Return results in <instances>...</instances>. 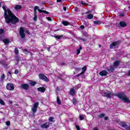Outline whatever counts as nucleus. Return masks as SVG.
Returning <instances> with one entry per match:
<instances>
[{"label": "nucleus", "mask_w": 130, "mask_h": 130, "mask_svg": "<svg viewBox=\"0 0 130 130\" xmlns=\"http://www.w3.org/2000/svg\"><path fill=\"white\" fill-rule=\"evenodd\" d=\"M2 8L4 11V19L7 24H17L19 22V18L12 12L11 9H7L5 6Z\"/></svg>", "instance_id": "nucleus-1"}, {"label": "nucleus", "mask_w": 130, "mask_h": 130, "mask_svg": "<svg viewBox=\"0 0 130 130\" xmlns=\"http://www.w3.org/2000/svg\"><path fill=\"white\" fill-rule=\"evenodd\" d=\"M113 96H117V97L122 100V101H124L126 103H130V100L128 98H126V95L124 94V92H121L118 93L113 94Z\"/></svg>", "instance_id": "nucleus-2"}, {"label": "nucleus", "mask_w": 130, "mask_h": 130, "mask_svg": "<svg viewBox=\"0 0 130 130\" xmlns=\"http://www.w3.org/2000/svg\"><path fill=\"white\" fill-rule=\"evenodd\" d=\"M24 32H26L27 34H28V35H30V31H29V30L28 29H26L25 30V29H24V27H21L19 28V34L20 35V37L21 38V39H25V33H24Z\"/></svg>", "instance_id": "nucleus-3"}, {"label": "nucleus", "mask_w": 130, "mask_h": 130, "mask_svg": "<svg viewBox=\"0 0 130 130\" xmlns=\"http://www.w3.org/2000/svg\"><path fill=\"white\" fill-rule=\"evenodd\" d=\"M39 78L42 81H44V82H46L47 83L49 82V79L48 78L46 77L44 74L41 73L39 74Z\"/></svg>", "instance_id": "nucleus-4"}, {"label": "nucleus", "mask_w": 130, "mask_h": 130, "mask_svg": "<svg viewBox=\"0 0 130 130\" xmlns=\"http://www.w3.org/2000/svg\"><path fill=\"white\" fill-rule=\"evenodd\" d=\"M121 127H124L125 130H130V124L129 123H126L125 122H122L120 124Z\"/></svg>", "instance_id": "nucleus-5"}, {"label": "nucleus", "mask_w": 130, "mask_h": 130, "mask_svg": "<svg viewBox=\"0 0 130 130\" xmlns=\"http://www.w3.org/2000/svg\"><path fill=\"white\" fill-rule=\"evenodd\" d=\"M121 43V42H120V41H117L112 43L110 45V48H111V49L116 48V46H118Z\"/></svg>", "instance_id": "nucleus-6"}, {"label": "nucleus", "mask_w": 130, "mask_h": 130, "mask_svg": "<svg viewBox=\"0 0 130 130\" xmlns=\"http://www.w3.org/2000/svg\"><path fill=\"white\" fill-rule=\"evenodd\" d=\"M111 95H113V94H112L110 91H103L102 93V96L107 97V98L109 99H111Z\"/></svg>", "instance_id": "nucleus-7"}, {"label": "nucleus", "mask_w": 130, "mask_h": 130, "mask_svg": "<svg viewBox=\"0 0 130 130\" xmlns=\"http://www.w3.org/2000/svg\"><path fill=\"white\" fill-rule=\"evenodd\" d=\"M6 89L9 91H14L15 90V86L11 83H8L6 85Z\"/></svg>", "instance_id": "nucleus-8"}, {"label": "nucleus", "mask_w": 130, "mask_h": 130, "mask_svg": "<svg viewBox=\"0 0 130 130\" xmlns=\"http://www.w3.org/2000/svg\"><path fill=\"white\" fill-rule=\"evenodd\" d=\"M39 106V103L36 102L34 104V106L31 108V110L33 113H36L37 111V108H38V106Z\"/></svg>", "instance_id": "nucleus-9"}, {"label": "nucleus", "mask_w": 130, "mask_h": 130, "mask_svg": "<svg viewBox=\"0 0 130 130\" xmlns=\"http://www.w3.org/2000/svg\"><path fill=\"white\" fill-rule=\"evenodd\" d=\"M21 88L22 89H23V90H28L29 86L28 84L23 83V84H21Z\"/></svg>", "instance_id": "nucleus-10"}, {"label": "nucleus", "mask_w": 130, "mask_h": 130, "mask_svg": "<svg viewBox=\"0 0 130 130\" xmlns=\"http://www.w3.org/2000/svg\"><path fill=\"white\" fill-rule=\"evenodd\" d=\"M119 64H120V61L117 60L114 62L113 66L114 67L115 69H117Z\"/></svg>", "instance_id": "nucleus-11"}, {"label": "nucleus", "mask_w": 130, "mask_h": 130, "mask_svg": "<svg viewBox=\"0 0 130 130\" xmlns=\"http://www.w3.org/2000/svg\"><path fill=\"white\" fill-rule=\"evenodd\" d=\"M107 74H108V72L105 70L101 71L99 73L100 76H101L102 77H106V76H107Z\"/></svg>", "instance_id": "nucleus-12"}, {"label": "nucleus", "mask_w": 130, "mask_h": 130, "mask_svg": "<svg viewBox=\"0 0 130 130\" xmlns=\"http://www.w3.org/2000/svg\"><path fill=\"white\" fill-rule=\"evenodd\" d=\"M114 70H115V68L113 66H111L107 68V71L109 73H113V72H114Z\"/></svg>", "instance_id": "nucleus-13"}, {"label": "nucleus", "mask_w": 130, "mask_h": 130, "mask_svg": "<svg viewBox=\"0 0 130 130\" xmlns=\"http://www.w3.org/2000/svg\"><path fill=\"white\" fill-rule=\"evenodd\" d=\"M119 25L121 28H125V27H126V26H127L126 23L123 21H120L119 23Z\"/></svg>", "instance_id": "nucleus-14"}, {"label": "nucleus", "mask_w": 130, "mask_h": 130, "mask_svg": "<svg viewBox=\"0 0 130 130\" xmlns=\"http://www.w3.org/2000/svg\"><path fill=\"white\" fill-rule=\"evenodd\" d=\"M38 91L41 92V93H44L45 91H46V88L44 87H41L38 88Z\"/></svg>", "instance_id": "nucleus-15"}, {"label": "nucleus", "mask_w": 130, "mask_h": 130, "mask_svg": "<svg viewBox=\"0 0 130 130\" xmlns=\"http://www.w3.org/2000/svg\"><path fill=\"white\" fill-rule=\"evenodd\" d=\"M41 127H42V128L47 129L48 127H49V123L47 124V122H45L41 125Z\"/></svg>", "instance_id": "nucleus-16"}, {"label": "nucleus", "mask_w": 130, "mask_h": 130, "mask_svg": "<svg viewBox=\"0 0 130 130\" xmlns=\"http://www.w3.org/2000/svg\"><path fill=\"white\" fill-rule=\"evenodd\" d=\"M1 64H2L5 69H9V67H8L9 64H7L5 61H1Z\"/></svg>", "instance_id": "nucleus-17"}, {"label": "nucleus", "mask_w": 130, "mask_h": 130, "mask_svg": "<svg viewBox=\"0 0 130 130\" xmlns=\"http://www.w3.org/2000/svg\"><path fill=\"white\" fill-rule=\"evenodd\" d=\"M70 94L71 96H74L75 94H76V90L74 88H71L70 90Z\"/></svg>", "instance_id": "nucleus-18"}, {"label": "nucleus", "mask_w": 130, "mask_h": 130, "mask_svg": "<svg viewBox=\"0 0 130 130\" xmlns=\"http://www.w3.org/2000/svg\"><path fill=\"white\" fill-rule=\"evenodd\" d=\"M1 41H3L4 43H5L6 45L9 44L10 43V40L7 39H5L4 40H1Z\"/></svg>", "instance_id": "nucleus-19"}, {"label": "nucleus", "mask_w": 130, "mask_h": 130, "mask_svg": "<svg viewBox=\"0 0 130 130\" xmlns=\"http://www.w3.org/2000/svg\"><path fill=\"white\" fill-rule=\"evenodd\" d=\"M37 10H39V7L35 6L34 8V16H37Z\"/></svg>", "instance_id": "nucleus-20"}, {"label": "nucleus", "mask_w": 130, "mask_h": 130, "mask_svg": "<svg viewBox=\"0 0 130 130\" xmlns=\"http://www.w3.org/2000/svg\"><path fill=\"white\" fill-rule=\"evenodd\" d=\"M62 24H63L64 26H69V25H71V23H70L69 21L65 20L62 21Z\"/></svg>", "instance_id": "nucleus-21"}, {"label": "nucleus", "mask_w": 130, "mask_h": 130, "mask_svg": "<svg viewBox=\"0 0 130 130\" xmlns=\"http://www.w3.org/2000/svg\"><path fill=\"white\" fill-rule=\"evenodd\" d=\"M15 10H16V11H18L19 10H21V9H22V6L21 5H16L14 7Z\"/></svg>", "instance_id": "nucleus-22"}, {"label": "nucleus", "mask_w": 130, "mask_h": 130, "mask_svg": "<svg viewBox=\"0 0 130 130\" xmlns=\"http://www.w3.org/2000/svg\"><path fill=\"white\" fill-rule=\"evenodd\" d=\"M38 12L39 13H44V14H49V12H48L45 10H42L41 9H38Z\"/></svg>", "instance_id": "nucleus-23"}, {"label": "nucleus", "mask_w": 130, "mask_h": 130, "mask_svg": "<svg viewBox=\"0 0 130 130\" xmlns=\"http://www.w3.org/2000/svg\"><path fill=\"white\" fill-rule=\"evenodd\" d=\"M93 23L95 24L96 25H100L102 24V21L100 20H96L93 21Z\"/></svg>", "instance_id": "nucleus-24"}, {"label": "nucleus", "mask_w": 130, "mask_h": 130, "mask_svg": "<svg viewBox=\"0 0 130 130\" xmlns=\"http://www.w3.org/2000/svg\"><path fill=\"white\" fill-rule=\"evenodd\" d=\"M37 84V83L34 81H30L29 82V84L30 85V86H35V85H36Z\"/></svg>", "instance_id": "nucleus-25"}, {"label": "nucleus", "mask_w": 130, "mask_h": 130, "mask_svg": "<svg viewBox=\"0 0 130 130\" xmlns=\"http://www.w3.org/2000/svg\"><path fill=\"white\" fill-rule=\"evenodd\" d=\"M82 70V71L81 72V74H83L84 75V73H85L87 70V67L86 66L83 67Z\"/></svg>", "instance_id": "nucleus-26"}, {"label": "nucleus", "mask_w": 130, "mask_h": 130, "mask_svg": "<svg viewBox=\"0 0 130 130\" xmlns=\"http://www.w3.org/2000/svg\"><path fill=\"white\" fill-rule=\"evenodd\" d=\"M72 102L73 104H74V105H76L77 103H78V101H77V99H76V98H74L72 99Z\"/></svg>", "instance_id": "nucleus-27"}, {"label": "nucleus", "mask_w": 130, "mask_h": 130, "mask_svg": "<svg viewBox=\"0 0 130 130\" xmlns=\"http://www.w3.org/2000/svg\"><path fill=\"white\" fill-rule=\"evenodd\" d=\"M57 103L58 105H60V104H61V101L58 96L57 97Z\"/></svg>", "instance_id": "nucleus-28"}, {"label": "nucleus", "mask_w": 130, "mask_h": 130, "mask_svg": "<svg viewBox=\"0 0 130 130\" xmlns=\"http://www.w3.org/2000/svg\"><path fill=\"white\" fill-rule=\"evenodd\" d=\"M93 17H94V15H93V14H90L87 15V19H93Z\"/></svg>", "instance_id": "nucleus-29"}, {"label": "nucleus", "mask_w": 130, "mask_h": 130, "mask_svg": "<svg viewBox=\"0 0 130 130\" xmlns=\"http://www.w3.org/2000/svg\"><path fill=\"white\" fill-rule=\"evenodd\" d=\"M54 119V117H50L49 118V121H50V122H54V120H53Z\"/></svg>", "instance_id": "nucleus-30"}, {"label": "nucleus", "mask_w": 130, "mask_h": 130, "mask_svg": "<svg viewBox=\"0 0 130 130\" xmlns=\"http://www.w3.org/2000/svg\"><path fill=\"white\" fill-rule=\"evenodd\" d=\"M5 78H6V75L5 74H2L1 76V79L2 81H4V80H5Z\"/></svg>", "instance_id": "nucleus-31"}, {"label": "nucleus", "mask_w": 130, "mask_h": 130, "mask_svg": "<svg viewBox=\"0 0 130 130\" xmlns=\"http://www.w3.org/2000/svg\"><path fill=\"white\" fill-rule=\"evenodd\" d=\"M54 38H56V39H60V38H62V35L61 36H54Z\"/></svg>", "instance_id": "nucleus-32"}, {"label": "nucleus", "mask_w": 130, "mask_h": 130, "mask_svg": "<svg viewBox=\"0 0 130 130\" xmlns=\"http://www.w3.org/2000/svg\"><path fill=\"white\" fill-rule=\"evenodd\" d=\"M15 54H19V49L17 48H15L14 50Z\"/></svg>", "instance_id": "nucleus-33"}, {"label": "nucleus", "mask_w": 130, "mask_h": 130, "mask_svg": "<svg viewBox=\"0 0 130 130\" xmlns=\"http://www.w3.org/2000/svg\"><path fill=\"white\" fill-rule=\"evenodd\" d=\"M104 116H105V114L103 113H101L99 115V117H100V118H102V117H104Z\"/></svg>", "instance_id": "nucleus-34"}, {"label": "nucleus", "mask_w": 130, "mask_h": 130, "mask_svg": "<svg viewBox=\"0 0 130 130\" xmlns=\"http://www.w3.org/2000/svg\"><path fill=\"white\" fill-rule=\"evenodd\" d=\"M5 33V29L3 28H0V35L4 34Z\"/></svg>", "instance_id": "nucleus-35"}, {"label": "nucleus", "mask_w": 130, "mask_h": 130, "mask_svg": "<svg viewBox=\"0 0 130 130\" xmlns=\"http://www.w3.org/2000/svg\"><path fill=\"white\" fill-rule=\"evenodd\" d=\"M6 125H7V126H10V125H11V121H7L6 122Z\"/></svg>", "instance_id": "nucleus-36"}, {"label": "nucleus", "mask_w": 130, "mask_h": 130, "mask_svg": "<svg viewBox=\"0 0 130 130\" xmlns=\"http://www.w3.org/2000/svg\"><path fill=\"white\" fill-rule=\"evenodd\" d=\"M80 120H84V116L83 115H80L79 116Z\"/></svg>", "instance_id": "nucleus-37"}, {"label": "nucleus", "mask_w": 130, "mask_h": 130, "mask_svg": "<svg viewBox=\"0 0 130 130\" xmlns=\"http://www.w3.org/2000/svg\"><path fill=\"white\" fill-rule=\"evenodd\" d=\"M0 104L2 105H5V102H4V100L0 99Z\"/></svg>", "instance_id": "nucleus-38"}, {"label": "nucleus", "mask_w": 130, "mask_h": 130, "mask_svg": "<svg viewBox=\"0 0 130 130\" xmlns=\"http://www.w3.org/2000/svg\"><path fill=\"white\" fill-rule=\"evenodd\" d=\"M23 52H24V53H25V54H27V53H29V51H28V50L27 49H24L23 50Z\"/></svg>", "instance_id": "nucleus-39"}, {"label": "nucleus", "mask_w": 130, "mask_h": 130, "mask_svg": "<svg viewBox=\"0 0 130 130\" xmlns=\"http://www.w3.org/2000/svg\"><path fill=\"white\" fill-rule=\"evenodd\" d=\"M80 40L83 41V42H86V41H87V39L82 38H80Z\"/></svg>", "instance_id": "nucleus-40"}, {"label": "nucleus", "mask_w": 130, "mask_h": 130, "mask_svg": "<svg viewBox=\"0 0 130 130\" xmlns=\"http://www.w3.org/2000/svg\"><path fill=\"white\" fill-rule=\"evenodd\" d=\"M80 53H81V50L78 49L77 50V55H79V54Z\"/></svg>", "instance_id": "nucleus-41"}, {"label": "nucleus", "mask_w": 130, "mask_h": 130, "mask_svg": "<svg viewBox=\"0 0 130 130\" xmlns=\"http://www.w3.org/2000/svg\"><path fill=\"white\" fill-rule=\"evenodd\" d=\"M14 74H15V75H18V74H19V70H15L14 71Z\"/></svg>", "instance_id": "nucleus-42"}, {"label": "nucleus", "mask_w": 130, "mask_h": 130, "mask_svg": "<svg viewBox=\"0 0 130 130\" xmlns=\"http://www.w3.org/2000/svg\"><path fill=\"white\" fill-rule=\"evenodd\" d=\"M37 15H34V21H37Z\"/></svg>", "instance_id": "nucleus-43"}, {"label": "nucleus", "mask_w": 130, "mask_h": 130, "mask_svg": "<svg viewBox=\"0 0 130 130\" xmlns=\"http://www.w3.org/2000/svg\"><path fill=\"white\" fill-rule=\"evenodd\" d=\"M74 10L75 11V12H78L79 8L77 7H76L74 9Z\"/></svg>", "instance_id": "nucleus-44"}, {"label": "nucleus", "mask_w": 130, "mask_h": 130, "mask_svg": "<svg viewBox=\"0 0 130 130\" xmlns=\"http://www.w3.org/2000/svg\"><path fill=\"white\" fill-rule=\"evenodd\" d=\"M80 29H82V30H83V29H85V26H84V25H81V26H80Z\"/></svg>", "instance_id": "nucleus-45"}, {"label": "nucleus", "mask_w": 130, "mask_h": 130, "mask_svg": "<svg viewBox=\"0 0 130 130\" xmlns=\"http://www.w3.org/2000/svg\"><path fill=\"white\" fill-rule=\"evenodd\" d=\"M48 21H52L51 18L50 17H46Z\"/></svg>", "instance_id": "nucleus-46"}, {"label": "nucleus", "mask_w": 130, "mask_h": 130, "mask_svg": "<svg viewBox=\"0 0 130 130\" xmlns=\"http://www.w3.org/2000/svg\"><path fill=\"white\" fill-rule=\"evenodd\" d=\"M76 129L77 130H80L81 129L80 128V126L79 125H76Z\"/></svg>", "instance_id": "nucleus-47"}, {"label": "nucleus", "mask_w": 130, "mask_h": 130, "mask_svg": "<svg viewBox=\"0 0 130 130\" xmlns=\"http://www.w3.org/2000/svg\"><path fill=\"white\" fill-rule=\"evenodd\" d=\"M83 6H89V4L86 3L85 2H83Z\"/></svg>", "instance_id": "nucleus-48"}, {"label": "nucleus", "mask_w": 130, "mask_h": 130, "mask_svg": "<svg viewBox=\"0 0 130 130\" xmlns=\"http://www.w3.org/2000/svg\"><path fill=\"white\" fill-rule=\"evenodd\" d=\"M56 91L57 92H58V91H59V87L58 86H57V87L56 88Z\"/></svg>", "instance_id": "nucleus-49"}, {"label": "nucleus", "mask_w": 130, "mask_h": 130, "mask_svg": "<svg viewBox=\"0 0 130 130\" xmlns=\"http://www.w3.org/2000/svg\"><path fill=\"white\" fill-rule=\"evenodd\" d=\"M81 75H83V74H82V72H81L80 74L76 75V77H80V76H81Z\"/></svg>", "instance_id": "nucleus-50"}, {"label": "nucleus", "mask_w": 130, "mask_h": 130, "mask_svg": "<svg viewBox=\"0 0 130 130\" xmlns=\"http://www.w3.org/2000/svg\"><path fill=\"white\" fill-rule=\"evenodd\" d=\"M92 130H99V129L97 127H94Z\"/></svg>", "instance_id": "nucleus-51"}, {"label": "nucleus", "mask_w": 130, "mask_h": 130, "mask_svg": "<svg viewBox=\"0 0 130 130\" xmlns=\"http://www.w3.org/2000/svg\"><path fill=\"white\" fill-rule=\"evenodd\" d=\"M47 50H48V51L49 52H50V47H47Z\"/></svg>", "instance_id": "nucleus-52"}, {"label": "nucleus", "mask_w": 130, "mask_h": 130, "mask_svg": "<svg viewBox=\"0 0 130 130\" xmlns=\"http://www.w3.org/2000/svg\"><path fill=\"white\" fill-rule=\"evenodd\" d=\"M63 11H64L65 12L67 11V7H64L63 8Z\"/></svg>", "instance_id": "nucleus-53"}, {"label": "nucleus", "mask_w": 130, "mask_h": 130, "mask_svg": "<svg viewBox=\"0 0 130 130\" xmlns=\"http://www.w3.org/2000/svg\"><path fill=\"white\" fill-rule=\"evenodd\" d=\"M61 65H62V66L63 67V66H66V63H64V62H61Z\"/></svg>", "instance_id": "nucleus-54"}, {"label": "nucleus", "mask_w": 130, "mask_h": 130, "mask_svg": "<svg viewBox=\"0 0 130 130\" xmlns=\"http://www.w3.org/2000/svg\"><path fill=\"white\" fill-rule=\"evenodd\" d=\"M104 119L105 120H108V117H105Z\"/></svg>", "instance_id": "nucleus-55"}, {"label": "nucleus", "mask_w": 130, "mask_h": 130, "mask_svg": "<svg viewBox=\"0 0 130 130\" xmlns=\"http://www.w3.org/2000/svg\"><path fill=\"white\" fill-rule=\"evenodd\" d=\"M9 104H13V101H9Z\"/></svg>", "instance_id": "nucleus-56"}, {"label": "nucleus", "mask_w": 130, "mask_h": 130, "mask_svg": "<svg viewBox=\"0 0 130 130\" xmlns=\"http://www.w3.org/2000/svg\"><path fill=\"white\" fill-rule=\"evenodd\" d=\"M78 49H79V50H82V49H83V47H82V46H80V47H79V48Z\"/></svg>", "instance_id": "nucleus-57"}, {"label": "nucleus", "mask_w": 130, "mask_h": 130, "mask_svg": "<svg viewBox=\"0 0 130 130\" xmlns=\"http://www.w3.org/2000/svg\"><path fill=\"white\" fill-rule=\"evenodd\" d=\"M127 76H130V70L128 71L127 72Z\"/></svg>", "instance_id": "nucleus-58"}, {"label": "nucleus", "mask_w": 130, "mask_h": 130, "mask_svg": "<svg viewBox=\"0 0 130 130\" xmlns=\"http://www.w3.org/2000/svg\"><path fill=\"white\" fill-rule=\"evenodd\" d=\"M8 74H9V75H12V72L11 71H8Z\"/></svg>", "instance_id": "nucleus-59"}, {"label": "nucleus", "mask_w": 130, "mask_h": 130, "mask_svg": "<svg viewBox=\"0 0 130 130\" xmlns=\"http://www.w3.org/2000/svg\"><path fill=\"white\" fill-rule=\"evenodd\" d=\"M57 3H61V0H57Z\"/></svg>", "instance_id": "nucleus-60"}, {"label": "nucleus", "mask_w": 130, "mask_h": 130, "mask_svg": "<svg viewBox=\"0 0 130 130\" xmlns=\"http://www.w3.org/2000/svg\"><path fill=\"white\" fill-rule=\"evenodd\" d=\"M80 4L83 5L84 4V2L83 1H81V3H80Z\"/></svg>", "instance_id": "nucleus-61"}, {"label": "nucleus", "mask_w": 130, "mask_h": 130, "mask_svg": "<svg viewBox=\"0 0 130 130\" xmlns=\"http://www.w3.org/2000/svg\"><path fill=\"white\" fill-rule=\"evenodd\" d=\"M123 16H124V14H121V15H120V17H123Z\"/></svg>", "instance_id": "nucleus-62"}, {"label": "nucleus", "mask_w": 130, "mask_h": 130, "mask_svg": "<svg viewBox=\"0 0 130 130\" xmlns=\"http://www.w3.org/2000/svg\"><path fill=\"white\" fill-rule=\"evenodd\" d=\"M2 7V4L0 3V8Z\"/></svg>", "instance_id": "nucleus-63"}, {"label": "nucleus", "mask_w": 130, "mask_h": 130, "mask_svg": "<svg viewBox=\"0 0 130 130\" xmlns=\"http://www.w3.org/2000/svg\"><path fill=\"white\" fill-rule=\"evenodd\" d=\"M0 113H3V112L2 111H0Z\"/></svg>", "instance_id": "nucleus-64"}]
</instances>
